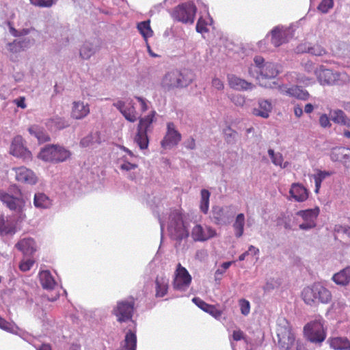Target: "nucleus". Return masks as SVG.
Masks as SVG:
<instances>
[{
  "mask_svg": "<svg viewBox=\"0 0 350 350\" xmlns=\"http://www.w3.org/2000/svg\"><path fill=\"white\" fill-rule=\"evenodd\" d=\"M301 296L305 304L309 306H316L319 303L327 304L332 297L331 292L319 282L304 288Z\"/></svg>",
  "mask_w": 350,
  "mask_h": 350,
  "instance_id": "nucleus-1",
  "label": "nucleus"
},
{
  "mask_svg": "<svg viewBox=\"0 0 350 350\" xmlns=\"http://www.w3.org/2000/svg\"><path fill=\"white\" fill-rule=\"evenodd\" d=\"M277 345L280 350H291L295 343L292 326L284 317H279L276 324Z\"/></svg>",
  "mask_w": 350,
  "mask_h": 350,
  "instance_id": "nucleus-2",
  "label": "nucleus"
},
{
  "mask_svg": "<svg viewBox=\"0 0 350 350\" xmlns=\"http://www.w3.org/2000/svg\"><path fill=\"white\" fill-rule=\"evenodd\" d=\"M70 156L71 152L64 147L49 145L41 149L38 157L46 162L57 163L66 161Z\"/></svg>",
  "mask_w": 350,
  "mask_h": 350,
  "instance_id": "nucleus-3",
  "label": "nucleus"
},
{
  "mask_svg": "<svg viewBox=\"0 0 350 350\" xmlns=\"http://www.w3.org/2000/svg\"><path fill=\"white\" fill-rule=\"evenodd\" d=\"M305 338L312 343H321L327 336L326 329L322 319L314 320L306 324L304 327Z\"/></svg>",
  "mask_w": 350,
  "mask_h": 350,
  "instance_id": "nucleus-4",
  "label": "nucleus"
},
{
  "mask_svg": "<svg viewBox=\"0 0 350 350\" xmlns=\"http://www.w3.org/2000/svg\"><path fill=\"white\" fill-rule=\"evenodd\" d=\"M135 300L134 297L118 301L112 310V314L119 323L127 322L132 319L135 312Z\"/></svg>",
  "mask_w": 350,
  "mask_h": 350,
  "instance_id": "nucleus-5",
  "label": "nucleus"
},
{
  "mask_svg": "<svg viewBox=\"0 0 350 350\" xmlns=\"http://www.w3.org/2000/svg\"><path fill=\"white\" fill-rule=\"evenodd\" d=\"M197 8L193 2H185L176 6L172 13V18L183 23L193 24Z\"/></svg>",
  "mask_w": 350,
  "mask_h": 350,
  "instance_id": "nucleus-6",
  "label": "nucleus"
},
{
  "mask_svg": "<svg viewBox=\"0 0 350 350\" xmlns=\"http://www.w3.org/2000/svg\"><path fill=\"white\" fill-rule=\"evenodd\" d=\"M191 82V79H188L179 70H174L168 72L163 77L161 85L166 90H171L175 88H181L187 86Z\"/></svg>",
  "mask_w": 350,
  "mask_h": 350,
  "instance_id": "nucleus-7",
  "label": "nucleus"
},
{
  "mask_svg": "<svg viewBox=\"0 0 350 350\" xmlns=\"http://www.w3.org/2000/svg\"><path fill=\"white\" fill-rule=\"evenodd\" d=\"M171 219L169 225V233L170 237L177 241H181L189 237V232L187 230L181 214L178 212L171 215Z\"/></svg>",
  "mask_w": 350,
  "mask_h": 350,
  "instance_id": "nucleus-8",
  "label": "nucleus"
},
{
  "mask_svg": "<svg viewBox=\"0 0 350 350\" xmlns=\"http://www.w3.org/2000/svg\"><path fill=\"white\" fill-rule=\"evenodd\" d=\"M191 280V275L187 269L183 267L180 263H178L174 273L173 288L178 291H185L189 288Z\"/></svg>",
  "mask_w": 350,
  "mask_h": 350,
  "instance_id": "nucleus-9",
  "label": "nucleus"
},
{
  "mask_svg": "<svg viewBox=\"0 0 350 350\" xmlns=\"http://www.w3.org/2000/svg\"><path fill=\"white\" fill-rule=\"evenodd\" d=\"M10 153L24 161H31L33 159L31 152L25 146V141L21 135H17L12 139Z\"/></svg>",
  "mask_w": 350,
  "mask_h": 350,
  "instance_id": "nucleus-10",
  "label": "nucleus"
},
{
  "mask_svg": "<svg viewBox=\"0 0 350 350\" xmlns=\"http://www.w3.org/2000/svg\"><path fill=\"white\" fill-rule=\"evenodd\" d=\"M320 213V208L317 206L314 208L301 210L297 212L296 215L304 220V223L299 224L301 230H309L316 226V221Z\"/></svg>",
  "mask_w": 350,
  "mask_h": 350,
  "instance_id": "nucleus-11",
  "label": "nucleus"
},
{
  "mask_svg": "<svg viewBox=\"0 0 350 350\" xmlns=\"http://www.w3.org/2000/svg\"><path fill=\"white\" fill-rule=\"evenodd\" d=\"M181 134L175 129L173 122L167 124V132L161 142L163 148H172L176 146L181 140Z\"/></svg>",
  "mask_w": 350,
  "mask_h": 350,
  "instance_id": "nucleus-12",
  "label": "nucleus"
},
{
  "mask_svg": "<svg viewBox=\"0 0 350 350\" xmlns=\"http://www.w3.org/2000/svg\"><path fill=\"white\" fill-rule=\"evenodd\" d=\"M0 200L11 211L18 213L23 211L25 202L21 198L14 197L3 191H0Z\"/></svg>",
  "mask_w": 350,
  "mask_h": 350,
  "instance_id": "nucleus-13",
  "label": "nucleus"
},
{
  "mask_svg": "<svg viewBox=\"0 0 350 350\" xmlns=\"http://www.w3.org/2000/svg\"><path fill=\"white\" fill-rule=\"evenodd\" d=\"M113 105L120 111L128 121L134 122L137 120V112L131 100H127L126 102L118 100L116 103H114Z\"/></svg>",
  "mask_w": 350,
  "mask_h": 350,
  "instance_id": "nucleus-14",
  "label": "nucleus"
},
{
  "mask_svg": "<svg viewBox=\"0 0 350 350\" xmlns=\"http://www.w3.org/2000/svg\"><path fill=\"white\" fill-rule=\"evenodd\" d=\"M16 180L21 183L27 185H35L38 181V177L33 170L25 166L14 167Z\"/></svg>",
  "mask_w": 350,
  "mask_h": 350,
  "instance_id": "nucleus-15",
  "label": "nucleus"
},
{
  "mask_svg": "<svg viewBox=\"0 0 350 350\" xmlns=\"http://www.w3.org/2000/svg\"><path fill=\"white\" fill-rule=\"evenodd\" d=\"M216 235V232L211 227L203 228L201 225H196L191 231V236L196 241H204Z\"/></svg>",
  "mask_w": 350,
  "mask_h": 350,
  "instance_id": "nucleus-16",
  "label": "nucleus"
},
{
  "mask_svg": "<svg viewBox=\"0 0 350 350\" xmlns=\"http://www.w3.org/2000/svg\"><path fill=\"white\" fill-rule=\"evenodd\" d=\"M281 94L301 100H307L310 97L309 92L298 85H293L288 88L287 86H282L280 88Z\"/></svg>",
  "mask_w": 350,
  "mask_h": 350,
  "instance_id": "nucleus-17",
  "label": "nucleus"
},
{
  "mask_svg": "<svg viewBox=\"0 0 350 350\" xmlns=\"http://www.w3.org/2000/svg\"><path fill=\"white\" fill-rule=\"evenodd\" d=\"M278 65L273 63L267 62L263 64L259 71L260 75L257 77L260 85L267 87L262 81L267 79H274L280 73Z\"/></svg>",
  "mask_w": 350,
  "mask_h": 350,
  "instance_id": "nucleus-18",
  "label": "nucleus"
},
{
  "mask_svg": "<svg viewBox=\"0 0 350 350\" xmlns=\"http://www.w3.org/2000/svg\"><path fill=\"white\" fill-rule=\"evenodd\" d=\"M90 113L88 104H84L82 101H74L72 103L70 116L75 120H81L85 118Z\"/></svg>",
  "mask_w": 350,
  "mask_h": 350,
  "instance_id": "nucleus-19",
  "label": "nucleus"
},
{
  "mask_svg": "<svg viewBox=\"0 0 350 350\" xmlns=\"http://www.w3.org/2000/svg\"><path fill=\"white\" fill-rule=\"evenodd\" d=\"M289 193L296 202H302L308 198V189L299 183H293Z\"/></svg>",
  "mask_w": 350,
  "mask_h": 350,
  "instance_id": "nucleus-20",
  "label": "nucleus"
},
{
  "mask_svg": "<svg viewBox=\"0 0 350 350\" xmlns=\"http://www.w3.org/2000/svg\"><path fill=\"white\" fill-rule=\"evenodd\" d=\"M192 301L201 310L208 313L214 318L218 319L221 317L222 310L217 309L215 306L208 304L199 297H194Z\"/></svg>",
  "mask_w": 350,
  "mask_h": 350,
  "instance_id": "nucleus-21",
  "label": "nucleus"
},
{
  "mask_svg": "<svg viewBox=\"0 0 350 350\" xmlns=\"http://www.w3.org/2000/svg\"><path fill=\"white\" fill-rule=\"evenodd\" d=\"M228 81L230 87L237 90H252L254 88L252 83L234 75H228Z\"/></svg>",
  "mask_w": 350,
  "mask_h": 350,
  "instance_id": "nucleus-22",
  "label": "nucleus"
},
{
  "mask_svg": "<svg viewBox=\"0 0 350 350\" xmlns=\"http://www.w3.org/2000/svg\"><path fill=\"white\" fill-rule=\"evenodd\" d=\"M15 247L24 255H32L36 251L35 241L31 238L20 240Z\"/></svg>",
  "mask_w": 350,
  "mask_h": 350,
  "instance_id": "nucleus-23",
  "label": "nucleus"
},
{
  "mask_svg": "<svg viewBox=\"0 0 350 350\" xmlns=\"http://www.w3.org/2000/svg\"><path fill=\"white\" fill-rule=\"evenodd\" d=\"M272 110V105L267 100H260L258 101V107L254 108L252 114L257 117L267 118Z\"/></svg>",
  "mask_w": 350,
  "mask_h": 350,
  "instance_id": "nucleus-24",
  "label": "nucleus"
},
{
  "mask_svg": "<svg viewBox=\"0 0 350 350\" xmlns=\"http://www.w3.org/2000/svg\"><path fill=\"white\" fill-rule=\"evenodd\" d=\"M327 343L334 350H350V341L346 337H331Z\"/></svg>",
  "mask_w": 350,
  "mask_h": 350,
  "instance_id": "nucleus-25",
  "label": "nucleus"
},
{
  "mask_svg": "<svg viewBox=\"0 0 350 350\" xmlns=\"http://www.w3.org/2000/svg\"><path fill=\"white\" fill-rule=\"evenodd\" d=\"M155 284L156 297H164L168 291L169 280L165 275L157 276L155 280Z\"/></svg>",
  "mask_w": 350,
  "mask_h": 350,
  "instance_id": "nucleus-26",
  "label": "nucleus"
},
{
  "mask_svg": "<svg viewBox=\"0 0 350 350\" xmlns=\"http://www.w3.org/2000/svg\"><path fill=\"white\" fill-rule=\"evenodd\" d=\"M28 131L32 136L37 138L40 144L45 143L50 140V137L46 131L38 125H31L29 127Z\"/></svg>",
  "mask_w": 350,
  "mask_h": 350,
  "instance_id": "nucleus-27",
  "label": "nucleus"
},
{
  "mask_svg": "<svg viewBox=\"0 0 350 350\" xmlns=\"http://www.w3.org/2000/svg\"><path fill=\"white\" fill-rule=\"evenodd\" d=\"M40 284L43 288L52 290L56 282L49 271H42L40 273Z\"/></svg>",
  "mask_w": 350,
  "mask_h": 350,
  "instance_id": "nucleus-28",
  "label": "nucleus"
},
{
  "mask_svg": "<svg viewBox=\"0 0 350 350\" xmlns=\"http://www.w3.org/2000/svg\"><path fill=\"white\" fill-rule=\"evenodd\" d=\"M333 281L341 286H345L350 282V267H347L335 273L332 277Z\"/></svg>",
  "mask_w": 350,
  "mask_h": 350,
  "instance_id": "nucleus-29",
  "label": "nucleus"
},
{
  "mask_svg": "<svg viewBox=\"0 0 350 350\" xmlns=\"http://www.w3.org/2000/svg\"><path fill=\"white\" fill-rule=\"evenodd\" d=\"M137 336L132 331L129 330L125 336L123 344L120 350H136Z\"/></svg>",
  "mask_w": 350,
  "mask_h": 350,
  "instance_id": "nucleus-30",
  "label": "nucleus"
},
{
  "mask_svg": "<svg viewBox=\"0 0 350 350\" xmlns=\"http://www.w3.org/2000/svg\"><path fill=\"white\" fill-rule=\"evenodd\" d=\"M155 115L156 112L154 111H152L150 113L146 116L140 118L137 126V130L145 132L149 131L151 129L152 122L154 120Z\"/></svg>",
  "mask_w": 350,
  "mask_h": 350,
  "instance_id": "nucleus-31",
  "label": "nucleus"
},
{
  "mask_svg": "<svg viewBox=\"0 0 350 350\" xmlns=\"http://www.w3.org/2000/svg\"><path fill=\"white\" fill-rule=\"evenodd\" d=\"M299 52H306L316 56H322L326 53L325 49L319 44H314L312 46L306 44H301L297 48Z\"/></svg>",
  "mask_w": 350,
  "mask_h": 350,
  "instance_id": "nucleus-32",
  "label": "nucleus"
},
{
  "mask_svg": "<svg viewBox=\"0 0 350 350\" xmlns=\"http://www.w3.org/2000/svg\"><path fill=\"white\" fill-rule=\"evenodd\" d=\"M16 226L5 220L3 215H0V234L1 235L14 234L16 232Z\"/></svg>",
  "mask_w": 350,
  "mask_h": 350,
  "instance_id": "nucleus-33",
  "label": "nucleus"
},
{
  "mask_svg": "<svg viewBox=\"0 0 350 350\" xmlns=\"http://www.w3.org/2000/svg\"><path fill=\"white\" fill-rule=\"evenodd\" d=\"M34 206L39 208H48L51 205V200L43 193H38L34 196Z\"/></svg>",
  "mask_w": 350,
  "mask_h": 350,
  "instance_id": "nucleus-34",
  "label": "nucleus"
},
{
  "mask_svg": "<svg viewBox=\"0 0 350 350\" xmlns=\"http://www.w3.org/2000/svg\"><path fill=\"white\" fill-rule=\"evenodd\" d=\"M47 125L51 128L53 127L55 129L60 130L68 127L69 123L65 118L55 116L48 120Z\"/></svg>",
  "mask_w": 350,
  "mask_h": 350,
  "instance_id": "nucleus-35",
  "label": "nucleus"
},
{
  "mask_svg": "<svg viewBox=\"0 0 350 350\" xmlns=\"http://www.w3.org/2000/svg\"><path fill=\"white\" fill-rule=\"evenodd\" d=\"M244 225L245 216L243 213H239L237 215L233 224V228L236 237L240 238L243 235L244 231Z\"/></svg>",
  "mask_w": 350,
  "mask_h": 350,
  "instance_id": "nucleus-36",
  "label": "nucleus"
},
{
  "mask_svg": "<svg viewBox=\"0 0 350 350\" xmlns=\"http://www.w3.org/2000/svg\"><path fill=\"white\" fill-rule=\"evenodd\" d=\"M135 142L139 146L140 149H146L149 144L147 132L137 130L135 137Z\"/></svg>",
  "mask_w": 350,
  "mask_h": 350,
  "instance_id": "nucleus-37",
  "label": "nucleus"
},
{
  "mask_svg": "<svg viewBox=\"0 0 350 350\" xmlns=\"http://www.w3.org/2000/svg\"><path fill=\"white\" fill-rule=\"evenodd\" d=\"M137 29L146 40L153 34L150 25V21H142L138 23Z\"/></svg>",
  "mask_w": 350,
  "mask_h": 350,
  "instance_id": "nucleus-38",
  "label": "nucleus"
},
{
  "mask_svg": "<svg viewBox=\"0 0 350 350\" xmlns=\"http://www.w3.org/2000/svg\"><path fill=\"white\" fill-rule=\"evenodd\" d=\"M332 172L327 171L319 170L316 174L314 175V180L315 183V193H318L321 188V183L327 177L331 176Z\"/></svg>",
  "mask_w": 350,
  "mask_h": 350,
  "instance_id": "nucleus-39",
  "label": "nucleus"
},
{
  "mask_svg": "<svg viewBox=\"0 0 350 350\" xmlns=\"http://www.w3.org/2000/svg\"><path fill=\"white\" fill-rule=\"evenodd\" d=\"M284 32L278 27L271 31V42L274 46L278 47L284 42Z\"/></svg>",
  "mask_w": 350,
  "mask_h": 350,
  "instance_id": "nucleus-40",
  "label": "nucleus"
},
{
  "mask_svg": "<svg viewBox=\"0 0 350 350\" xmlns=\"http://www.w3.org/2000/svg\"><path fill=\"white\" fill-rule=\"evenodd\" d=\"M211 193L206 189H202L201 191V200H200V210L204 213H207L209 207V198Z\"/></svg>",
  "mask_w": 350,
  "mask_h": 350,
  "instance_id": "nucleus-41",
  "label": "nucleus"
},
{
  "mask_svg": "<svg viewBox=\"0 0 350 350\" xmlns=\"http://www.w3.org/2000/svg\"><path fill=\"white\" fill-rule=\"evenodd\" d=\"M345 151V147H335L331 150L329 157L334 162H342L343 161L344 152Z\"/></svg>",
  "mask_w": 350,
  "mask_h": 350,
  "instance_id": "nucleus-42",
  "label": "nucleus"
},
{
  "mask_svg": "<svg viewBox=\"0 0 350 350\" xmlns=\"http://www.w3.org/2000/svg\"><path fill=\"white\" fill-rule=\"evenodd\" d=\"M333 73L331 70L323 69L320 70L317 74L319 81L321 84H329L332 81Z\"/></svg>",
  "mask_w": 350,
  "mask_h": 350,
  "instance_id": "nucleus-43",
  "label": "nucleus"
},
{
  "mask_svg": "<svg viewBox=\"0 0 350 350\" xmlns=\"http://www.w3.org/2000/svg\"><path fill=\"white\" fill-rule=\"evenodd\" d=\"M94 53L95 49L92 44L89 42H85L81 48L80 56L82 59H88L94 54Z\"/></svg>",
  "mask_w": 350,
  "mask_h": 350,
  "instance_id": "nucleus-44",
  "label": "nucleus"
},
{
  "mask_svg": "<svg viewBox=\"0 0 350 350\" xmlns=\"http://www.w3.org/2000/svg\"><path fill=\"white\" fill-rule=\"evenodd\" d=\"M330 116L332 120L338 124H345L347 119L345 113L340 109H336L331 111Z\"/></svg>",
  "mask_w": 350,
  "mask_h": 350,
  "instance_id": "nucleus-45",
  "label": "nucleus"
},
{
  "mask_svg": "<svg viewBox=\"0 0 350 350\" xmlns=\"http://www.w3.org/2000/svg\"><path fill=\"white\" fill-rule=\"evenodd\" d=\"M268 154L271 159L272 163L274 165L282 166L284 159L281 153H275L273 150L269 149Z\"/></svg>",
  "mask_w": 350,
  "mask_h": 350,
  "instance_id": "nucleus-46",
  "label": "nucleus"
},
{
  "mask_svg": "<svg viewBox=\"0 0 350 350\" xmlns=\"http://www.w3.org/2000/svg\"><path fill=\"white\" fill-rule=\"evenodd\" d=\"M57 0H29L31 4L39 8H51Z\"/></svg>",
  "mask_w": 350,
  "mask_h": 350,
  "instance_id": "nucleus-47",
  "label": "nucleus"
},
{
  "mask_svg": "<svg viewBox=\"0 0 350 350\" xmlns=\"http://www.w3.org/2000/svg\"><path fill=\"white\" fill-rule=\"evenodd\" d=\"M224 209L221 207L216 206L213 209V218L215 223L217 224H220L224 219Z\"/></svg>",
  "mask_w": 350,
  "mask_h": 350,
  "instance_id": "nucleus-48",
  "label": "nucleus"
},
{
  "mask_svg": "<svg viewBox=\"0 0 350 350\" xmlns=\"http://www.w3.org/2000/svg\"><path fill=\"white\" fill-rule=\"evenodd\" d=\"M225 139L228 143H232L234 141L237 133L230 126L224 129Z\"/></svg>",
  "mask_w": 350,
  "mask_h": 350,
  "instance_id": "nucleus-49",
  "label": "nucleus"
},
{
  "mask_svg": "<svg viewBox=\"0 0 350 350\" xmlns=\"http://www.w3.org/2000/svg\"><path fill=\"white\" fill-rule=\"evenodd\" d=\"M333 0H322L318 6V10L322 13H326L333 7Z\"/></svg>",
  "mask_w": 350,
  "mask_h": 350,
  "instance_id": "nucleus-50",
  "label": "nucleus"
},
{
  "mask_svg": "<svg viewBox=\"0 0 350 350\" xmlns=\"http://www.w3.org/2000/svg\"><path fill=\"white\" fill-rule=\"evenodd\" d=\"M239 306H240L241 312L243 315L246 316L250 313V304L247 300H246L245 299H240L239 300Z\"/></svg>",
  "mask_w": 350,
  "mask_h": 350,
  "instance_id": "nucleus-51",
  "label": "nucleus"
},
{
  "mask_svg": "<svg viewBox=\"0 0 350 350\" xmlns=\"http://www.w3.org/2000/svg\"><path fill=\"white\" fill-rule=\"evenodd\" d=\"M196 31L199 33H203L208 31L207 28V23L204 19L200 18L196 24Z\"/></svg>",
  "mask_w": 350,
  "mask_h": 350,
  "instance_id": "nucleus-52",
  "label": "nucleus"
},
{
  "mask_svg": "<svg viewBox=\"0 0 350 350\" xmlns=\"http://www.w3.org/2000/svg\"><path fill=\"white\" fill-rule=\"evenodd\" d=\"M34 262L35 261L32 259L22 260L19 265V269L22 271H27L33 267Z\"/></svg>",
  "mask_w": 350,
  "mask_h": 350,
  "instance_id": "nucleus-53",
  "label": "nucleus"
},
{
  "mask_svg": "<svg viewBox=\"0 0 350 350\" xmlns=\"http://www.w3.org/2000/svg\"><path fill=\"white\" fill-rule=\"evenodd\" d=\"M0 328L8 332L14 330L12 325L0 316Z\"/></svg>",
  "mask_w": 350,
  "mask_h": 350,
  "instance_id": "nucleus-54",
  "label": "nucleus"
},
{
  "mask_svg": "<svg viewBox=\"0 0 350 350\" xmlns=\"http://www.w3.org/2000/svg\"><path fill=\"white\" fill-rule=\"evenodd\" d=\"M93 139H94V137H93L92 135H88L86 137H83L81 140L80 145L82 147H88V146H91L92 144H93V142H94Z\"/></svg>",
  "mask_w": 350,
  "mask_h": 350,
  "instance_id": "nucleus-55",
  "label": "nucleus"
},
{
  "mask_svg": "<svg viewBox=\"0 0 350 350\" xmlns=\"http://www.w3.org/2000/svg\"><path fill=\"white\" fill-rule=\"evenodd\" d=\"M319 124L323 128L331 126L329 118L326 114H322L320 116Z\"/></svg>",
  "mask_w": 350,
  "mask_h": 350,
  "instance_id": "nucleus-56",
  "label": "nucleus"
},
{
  "mask_svg": "<svg viewBox=\"0 0 350 350\" xmlns=\"http://www.w3.org/2000/svg\"><path fill=\"white\" fill-rule=\"evenodd\" d=\"M232 102L236 105L242 106L245 103V98L241 95H235L232 97Z\"/></svg>",
  "mask_w": 350,
  "mask_h": 350,
  "instance_id": "nucleus-57",
  "label": "nucleus"
},
{
  "mask_svg": "<svg viewBox=\"0 0 350 350\" xmlns=\"http://www.w3.org/2000/svg\"><path fill=\"white\" fill-rule=\"evenodd\" d=\"M135 98L140 104L141 110L144 112L148 110V106L147 103V100L142 97L135 96Z\"/></svg>",
  "mask_w": 350,
  "mask_h": 350,
  "instance_id": "nucleus-58",
  "label": "nucleus"
},
{
  "mask_svg": "<svg viewBox=\"0 0 350 350\" xmlns=\"http://www.w3.org/2000/svg\"><path fill=\"white\" fill-rule=\"evenodd\" d=\"M212 85L215 89L218 90H221L224 89V83L223 82L218 78H214L212 80Z\"/></svg>",
  "mask_w": 350,
  "mask_h": 350,
  "instance_id": "nucleus-59",
  "label": "nucleus"
},
{
  "mask_svg": "<svg viewBox=\"0 0 350 350\" xmlns=\"http://www.w3.org/2000/svg\"><path fill=\"white\" fill-rule=\"evenodd\" d=\"M137 167L136 164L131 163L130 162H126L121 165L120 168L122 170L129 171L134 170Z\"/></svg>",
  "mask_w": 350,
  "mask_h": 350,
  "instance_id": "nucleus-60",
  "label": "nucleus"
},
{
  "mask_svg": "<svg viewBox=\"0 0 350 350\" xmlns=\"http://www.w3.org/2000/svg\"><path fill=\"white\" fill-rule=\"evenodd\" d=\"M243 332L240 329L234 330L232 333V338L233 340L235 341L241 340V339L243 338Z\"/></svg>",
  "mask_w": 350,
  "mask_h": 350,
  "instance_id": "nucleus-61",
  "label": "nucleus"
},
{
  "mask_svg": "<svg viewBox=\"0 0 350 350\" xmlns=\"http://www.w3.org/2000/svg\"><path fill=\"white\" fill-rule=\"evenodd\" d=\"M342 163H344L345 165L350 164V148H345Z\"/></svg>",
  "mask_w": 350,
  "mask_h": 350,
  "instance_id": "nucleus-62",
  "label": "nucleus"
},
{
  "mask_svg": "<svg viewBox=\"0 0 350 350\" xmlns=\"http://www.w3.org/2000/svg\"><path fill=\"white\" fill-rule=\"evenodd\" d=\"M14 103L17 105L18 107H21L22 109L26 108L25 99L24 97H20L14 100Z\"/></svg>",
  "mask_w": 350,
  "mask_h": 350,
  "instance_id": "nucleus-63",
  "label": "nucleus"
},
{
  "mask_svg": "<svg viewBox=\"0 0 350 350\" xmlns=\"http://www.w3.org/2000/svg\"><path fill=\"white\" fill-rule=\"evenodd\" d=\"M8 45H9V47H10L9 49L12 52H17L18 51L17 48L18 47V48L21 47L20 42H16V41H14L12 43H10Z\"/></svg>",
  "mask_w": 350,
  "mask_h": 350,
  "instance_id": "nucleus-64",
  "label": "nucleus"
}]
</instances>
